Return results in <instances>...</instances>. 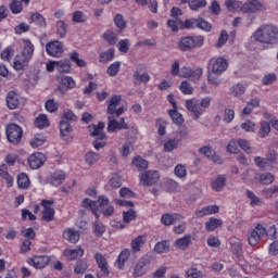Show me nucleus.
<instances>
[{
    "label": "nucleus",
    "mask_w": 278,
    "mask_h": 278,
    "mask_svg": "<svg viewBox=\"0 0 278 278\" xmlns=\"http://www.w3.org/2000/svg\"><path fill=\"white\" fill-rule=\"evenodd\" d=\"M252 38L255 42H261V45H277L278 28L273 25L261 26L254 31Z\"/></svg>",
    "instance_id": "obj_1"
},
{
    "label": "nucleus",
    "mask_w": 278,
    "mask_h": 278,
    "mask_svg": "<svg viewBox=\"0 0 278 278\" xmlns=\"http://www.w3.org/2000/svg\"><path fill=\"white\" fill-rule=\"evenodd\" d=\"M205 42V37L201 35L182 37L178 42L180 51H192V49H201Z\"/></svg>",
    "instance_id": "obj_2"
},
{
    "label": "nucleus",
    "mask_w": 278,
    "mask_h": 278,
    "mask_svg": "<svg viewBox=\"0 0 278 278\" xmlns=\"http://www.w3.org/2000/svg\"><path fill=\"white\" fill-rule=\"evenodd\" d=\"M5 134L11 144H18L23 138V128L16 124H10L5 128Z\"/></svg>",
    "instance_id": "obj_3"
},
{
    "label": "nucleus",
    "mask_w": 278,
    "mask_h": 278,
    "mask_svg": "<svg viewBox=\"0 0 278 278\" xmlns=\"http://www.w3.org/2000/svg\"><path fill=\"white\" fill-rule=\"evenodd\" d=\"M264 233H266V227L262 224H257L254 229H252L248 233V242L250 247H257L260 244L262 238H264Z\"/></svg>",
    "instance_id": "obj_4"
},
{
    "label": "nucleus",
    "mask_w": 278,
    "mask_h": 278,
    "mask_svg": "<svg viewBox=\"0 0 278 278\" xmlns=\"http://www.w3.org/2000/svg\"><path fill=\"white\" fill-rule=\"evenodd\" d=\"M228 66L229 62L225 58L215 56L210 60L211 72L215 73V75H223V73L227 71Z\"/></svg>",
    "instance_id": "obj_5"
},
{
    "label": "nucleus",
    "mask_w": 278,
    "mask_h": 278,
    "mask_svg": "<svg viewBox=\"0 0 278 278\" xmlns=\"http://www.w3.org/2000/svg\"><path fill=\"white\" fill-rule=\"evenodd\" d=\"M121 101H123V97L113 96L109 101L108 114L115 115V116H121L122 114H125L127 109H125V106H119Z\"/></svg>",
    "instance_id": "obj_6"
},
{
    "label": "nucleus",
    "mask_w": 278,
    "mask_h": 278,
    "mask_svg": "<svg viewBox=\"0 0 278 278\" xmlns=\"http://www.w3.org/2000/svg\"><path fill=\"white\" fill-rule=\"evenodd\" d=\"M266 7L260 0H248L241 7V12L243 14H255V12H264Z\"/></svg>",
    "instance_id": "obj_7"
},
{
    "label": "nucleus",
    "mask_w": 278,
    "mask_h": 278,
    "mask_svg": "<svg viewBox=\"0 0 278 278\" xmlns=\"http://www.w3.org/2000/svg\"><path fill=\"white\" fill-rule=\"evenodd\" d=\"M186 108L190 114H192L194 121H199L201 116L205 113L201 105L199 104V99L192 98L186 101Z\"/></svg>",
    "instance_id": "obj_8"
},
{
    "label": "nucleus",
    "mask_w": 278,
    "mask_h": 278,
    "mask_svg": "<svg viewBox=\"0 0 278 278\" xmlns=\"http://www.w3.org/2000/svg\"><path fill=\"white\" fill-rule=\"evenodd\" d=\"M202 75H203V70L201 67L192 70L188 66H182L180 68V74L178 77H181L182 79H191L192 81H197L201 79Z\"/></svg>",
    "instance_id": "obj_9"
},
{
    "label": "nucleus",
    "mask_w": 278,
    "mask_h": 278,
    "mask_svg": "<svg viewBox=\"0 0 278 278\" xmlns=\"http://www.w3.org/2000/svg\"><path fill=\"white\" fill-rule=\"evenodd\" d=\"M31 58H34V56H30V54H27V52H24L22 50L21 53H18L14 58L13 68L15 71H23V70H25L26 66H29V63L31 62Z\"/></svg>",
    "instance_id": "obj_10"
},
{
    "label": "nucleus",
    "mask_w": 278,
    "mask_h": 278,
    "mask_svg": "<svg viewBox=\"0 0 278 278\" xmlns=\"http://www.w3.org/2000/svg\"><path fill=\"white\" fill-rule=\"evenodd\" d=\"M46 51L51 58H62L64 53V45L61 41H50L46 45Z\"/></svg>",
    "instance_id": "obj_11"
},
{
    "label": "nucleus",
    "mask_w": 278,
    "mask_h": 278,
    "mask_svg": "<svg viewBox=\"0 0 278 278\" xmlns=\"http://www.w3.org/2000/svg\"><path fill=\"white\" fill-rule=\"evenodd\" d=\"M142 186H153L160 181V173L157 170H148L139 176Z\"/></svg>",
    "instance_id": "obj_12"
},
{
    "label": "nucleus",
    "mask_w": 278,
    "mask_h": 278,
    "mask_svg": "<svg viewBox=\"0 0 278 278\" xmlns=\"http://www.w3.org/2000/svg\"><path fill=\"white\" fill-rule=\"evenodd\" d=\"M53 201L49 200H42L41 206H42V220H46V223H51L53 218H55V210L53 208Z\"/></svg>",
    "instance_id": "obj_13"
},
{
    "label": "nucleus",
    "mask_w": 278,
    "mask_h": 278,
    "mask_svg": "<svg viewBox=\"0 0 278 278\" xmlns=\"http://www.w3.org/2000/svg\"><path fill=\"white\" fill-rule=\"evenodd\" d=\"M47 162V156L42 152H35L28 156V166L36 170Z\"/></svg>",
    "instance_id": "obj_14"
},
{
    "label": "nucleus",
    "mask_w": 278,
    "mask_h": 278,
    "mask_svg": "<svg viewBox=\"0 0 278 278\" xmlns=\"http://www.w3.org/2000/svg\"><path fill=\"white\" fill-rule=\"evenodd\" d=\"M49 262H51V258L47 255L33 256L27 261L29 266H33L36 269L45 268Z\"/></svg>",
    "instance_id": "obj_15"
},
{
    "label": "nucleus",
    "mask_w": 278,
    "mask_h": 278,
    "mask_svg": "<svg viewBox=\"0 0 278 278\" xmlns=\"http://www.w3.org/2000/svg\"><path fill=\"white\" fill-rule=\"evenodd\" d=\"M94 260L97 262L98 268H100L102 275L110 277V266L108 265V258L102 253L97 252L94 254Z\"/></svg>",
    "instance_id": "obj_16"
},
{
    "label": "nucleus",
    "mask_w": 278,
    "mask_h": 278,
    "mask_svg": "<svg viewBox=\"0 0 278 278\" xmlns=\"http://www.w3.org/2000/svg\"><path fill=\"white\" fill-rule=\"evenodd\" d=\"M77 87V83L71 76H63L60 81L59 90L61 94H66V90H73Z\"/></svg>",
    "instance_id": "obj_17"
},
{
    "label": "nucleus",
    "mask_w": 278,
    "mask_h": 278,
    "mask_svg": "<svg viewBox=\"0 0 278 278\" xmlns=\"http://www.w3.org/2000/svg\"><path fill=\"white\" fill-rule=\"evenodd\" d=\"M64 181H66V174L62 170H55L48 177V184L50 186H61Z\"/></svg>",
    "instance_id": "obj_18"
},
{
    "label": "nucleus",
    "mask_w": 278,
    "mask_h": 278,
    "mask_svg": "<svg viewBox=\"0 0 278 278\" xmlns=\"http://www.w3.org/2000/svg\"><path fill=\"white\" fill-rule=\"evenodd\" d=\"M88 129L89 134L93 136V138H98L99 140L106 139V136L103 134V129H105V123L100 122L98 125H90Z\"/></svg>",
    "instance_id": "obj_19"
},
{
    "label": "nucleus",
    "mask_w": 278,
    "mask_h": 278,
    "mask_svg": "<svg viewBox=\"0 0 278 278\" xmlns=\"http://www.w3.org/2000/svg\"><path fill=\"white\" fill-rule=\"evenodd\" d=\"M225 186H227V177H225V175H218L211 180V188L215 192H223Z\"/></svg>",
    "instance_id": "obj_20"
},
{
    "label": "nucleus",
    "mask_w": 278,
    "mask_h": 278,
    "mask_svg": "<svg viewBox=\"0 0 278 278\" xmlns=\"http://www.w3.org/2000/svg\"><path fill=\"white\" fill-rule=\"evenodd\" d=\"M149 273V264L144 261H139L135 266L132 270V277L134 278H140L144 277Z\"/></svg>",
    "instance_id": "obj_21"
},
{
    "label": "nucleus",
    "mask_w": 278,
    "mask_h": 278,
    "mask_svg": "<svg viewBox=\"0 0 278 278\" xmlns=\"http://www.w3.org/2000/svg\"><path fill=\"white\" fill-rule=\"evenodd\" d=\"M180 3L181 5H186V3H188L190 10L193 12H198V10L207 5L206 0H180Z\"/></svg>",
    "instance_id": "obj_22"
},
{
    "label": "nucleus",
    "mask_w": 278,
    "mask_h": 278,
    "mask_svg": "<svg viewBox=\"0 0 278 278\" xmlns=\"http://www.w3.org/2000/svg\"><path fill=\"white\" fill-rule=\"evenodd\" d=\"M71 131H73V127H71V124L68 122H66L65 119H61V122H60L61 138L63 140H70Z\"/></svg>",
    "instance_id": "obj_23"
},
{
    "label": "nucleus",
    "mask_w": 278,
    "mask_h": 278,
    "mask_svg": "<svg viewBox=\"0 0 278 278\" xmlns=\"http://www.w3.org/2000/svg\"><path fill=\"white\" fill-rule=\"evenodd\" d=\"M63 238L72 244H77L79 242V232L73 228H68L63 232Z\"/></svg>",
    "instance_id": "obj_24"
},
{
    "label": "nucleus",
    "mask_w": 278,
    "mask_h": 278,
    "mask_svg": "<svg viewBox=\"0 0 278 278\" xmlns=\"http://www.w3.org/2000/svg\"><path fill=\"white\" fill-rule=\"evenodd\" d=\"M7 106L9 108V110H16V108H18V93L14 92V91H10L7 94Z\"/></svg>",
    "instance_id": "obj_25"
},
{
    "label": "nucleus",
    "mask_w": 278,
    "mask_h": 278,
    "mask_svg": "<svg viewBox=\"0 0 278 278\" xmlns=\"http://www.w3.org/2000/svg\"><path fill=\"white\" fill-rule=\"evenodd\" d=\"M179 139L170 138L163 143L164 153H173L176 149H179Z\"/></svg>",
    "instance_id": "obj_26"
},
{
    "label": "nucleus",
    "mask_w": 278,
    "mask_h": 278,
    "mask_svg": "<svg viewBox=\"0 0 278 278\" xmlns=\"http://www.w3.org/2000/svg\"><path fill=\"white\" fill-rule=\"evenodd\" d=\"M254 179H257V172L253 168H248L241 174V180L243 184H253Z\"/></svg>",
    "instance_id": "obj_27"
},
{
    "label": "nucleus",
    "mask_w": 278,
    "mask_h": 278,
    "mask_svg": "<svg viewBox=\"0 0 278 278\" xmlns=\"http://www.w3.org/2000/svg\"><path fill=\"white\" fill-rule=\"evenodd\" d=\"M63 255H65L67 260H78V257H84V249L81 248H76L74 250L67 249V250H64Z\"/></svg>",
    "instance_id": "obj_28"
},
{
    "label": "nucleus",
    "mask_w": 278,
    "mask_h": 278,
    "mask_svg": "<svg viewBox=\"0 0 278 278\" xmlns=\"http://www.w3.org/2000/svg\"><path fill=\"white\" fill-rule=\"evenodd\" d=\"M83 207H86L87 210H91L92 214H94V216L97 218H99V205L97 204L96 201H92L88 198H85L81 202Z\"/></svg>",
    "instance_id": "obj_29"
},
{
    "label": "nucleus",
    "mask_w": 278,
    "mask_h": 278,
    "mask_svg": "<svg viewBox=\"0 0 278 278\" xmlns=\"http://www.w3.org/2000/svg\"><path fill=\"white\" fill-rule=\"evenodd\" d=\"M129 255H131V252L128 249H124L117 260H116V267L118 270H123V267L125 266V262L129 260Z\"/></svg>",
    "instance_id": "obj_30"
},
{
    "label": "nucleus",
    "mask_w": 278,
    "mask_h": 278,
    "mask_svg": "<svg viewBox=\"0 0 278 278\" xmlns=\"http://www.w3.org/2000/svg\"><path fill=\"white\" fill-rule=\"evenodd\" d=\"M190 242H192V236L186 235L175 241V247L177 249H181V251H185V249L190 247Z\"/></svg>",
    "instance_id": "obj_31"
},
{
    "label": "nucleus",
    "mask_w": 278,
    "mask_h": 278,
    "mask_svg": "<svg viewBox=\"0 0 278 278\" xmlns=\"http://www.w3.org/2000/svg\"><path fill=\"white\" fill-rule=\"evenodd\" d=\"M21 48H22V51H24L27 55H30L31 58H34L35 47H34V43L31 42V40L22 39Z\"/></svg>",
    "instance_id": "obj_32"
},
{
    "label": "nucleus",
    "mask_w": 278,
    "mask_h": 278,
    "mask_svg": "<svg viewBox=\"0 0 278 278\" xmlns=\"http://www.w3.org/2000/svg\"><path fill=\"white\" fill-rule=\"evenodd\" d=\"M144 242H147V236L144 235L135 238L130 243L131 251H134V253H138V251H140V248L144 244Z\"/></svg>",
    "instance_id": "obj_33"
},
{
    "label": "nucleus",
    "mask_w": 278,
    "mask_h": 278,
    "mask_svg": "<svg viewBox=\"0 0 278 278\" xmlns=\"http://www.w3.org/2000/svg\"><path fill=\"white\" fill-rule=\"evenodd\" d=\"M225 5L229 12H242V2L238 0H226Z\"/></svg>",
    "instance_id": "obj_34"
},
{
    "label": "nucleus",
    "mask_w": 278,
    "mask_h": 278,
    "mask_svg": "<svg viewBox=\"0 0 278 278\" xmlns=\"http://www.w3.org/2000/svg\"><path fill=\"white\" fill-rule=\"evenodd\" d=\"M245 195L250 201L251 207H260V205H262V199H260L253 191L247 190Z\"/></svg>",
    "instance_id": "obj_35"
},
{
    "label": "nucleus",
    "mask_w": 278,
    "mask_h": 278,
    "mask_svg": "<svg viewBox=\"0 0 278 278\" xmlns=\"http://www.w3.org/2000/svg\"><path fill=\"white\" fill-rule=\"evenodd\" d=\"M270 123L266 121L260 122V129H258V136L261 138H268L270 136Z\"/></svg>",
    "instance_id": "obj_36"
},
{
    "label": "nucleus",
    "mask_w": 278,
    "mask_h": 278,
    "mask_svg": "<svg viewBox=\"0 0 278 278\" xmlns=\"http://www.w3.org/2000/svg\"><path fill=\"white\" fill-rule=\"evenodd\" d=\"M30 181H29V176H27V174L22 173L20 175H17V187L21 188L22 190H27V188H29L30 186Z\"/></svg>",
    "instance_id": "obj_37"
},
{
    "label": "nucleus",
    "mask_w": 278,
    "mask_h": 278,
    "mask_svg": "<svg viewBox=\"0 0 278 278\" xmlns=\"http://www.w3.org/2000/svg\"><path fill=\"white\" fill-rule=\"evenodd\" d=\"M177 220H181V215L179 214H165L161 218V223L163 225H173V223H177Z\"/></svg>",
    "instance_id": "obj_38"
},
{
    "label": "nucleus",
    "mask_w": 278,
    "mask_h": 278,
    "mask_svg": "<svg viewBox=\"0 0 278 278\" xmlns=\"http://www.w3.org/2000/svg\"><path fill=\"white\" fill-rule=\"evenodd\" d=\"M223 226V220H220L219 218H210L206 223H205V229L206 231H215V229H218V227Z\"/></svg>",
    "instance_id": "obj_39"
},
{
    "label": "nucleus",
    "mask_w": 278,
    "mask_h": 278,
    "mask_svg": "<svg viewBox=\"0 0 278 278\" xmlns=\"http://www.w3.org/2000/svg\"><path fill=\"white\" fill-rule=\"evenodd\" d=\"M258 106H260V99H256V98L252 99L250 102L247 103V105L242 110L243 116H249L251 112H253V110H255V108H258Z\"/></svg>",
    "instance_id": "obj_40"
},
{
    "label": "nucleus",
    "mask_w": 278,
    "mask_h": 278,
    "mask_svg": "<svg viewBox=\"0 0 278 278\" xmlns=\"http://www.w3.org/2000/svg\"><path fill=\"white\" fill-rule=\"evenodd\" d=\"M0 177L5 179L9 187L14 184V178L8 173V165L5 164L0 165Z\"/></svg>",
    "instance_id": "obj_41"
},
{
    "label": "nucleus",
    "mask_w": 278,
    "mask_h": 278,
    "mask_svg": "<svg viewBox=\"0 0 278 278\" xmlns=\"http://www.w3.org/2000/svg\"><path fill=\"white\" fill-rule=\"evenodd\" d=\"M99 160H101V154H99L97 152H87L85 155V162H86V164H88V166H92V165L97 164V162H99Z\"/></svg>",
    "instance_id": "obj_42"
},
{
    "label": "nucleus",
    "mask_w": 278,
    "mask_h": 278,
    "mask_svg": "<svg viewBox=\"0 0 278 278\" xmlns=\"http://www.w3.org/2000/svg\"><path fill=\"white\" fill-rule=\"evenodd\" d=\"M174 175L178 179H186V177H188V169L186 168V165L177 164L174 168Z\"/></svg>",
    "instance_id": "obj_43"
},
{
    "label": "nucleus",
    "mask_w": 278,
    "mask_h": 278,
    "mask_svg": "<svg viewBox=\"0 0 278 278\" xmlns=\"http://www.w3.org/2000/svg\"><path fill=\"white\" fill-rule=\"evenodd\" d=\"M132 165L138 169V170H147L149 168V162L147 160L140 157V156H135L132 160Z\"/></svg>",
    "instance_id": "obj_44"
},
{
    "label": "nucleus",
    "mask_w": 278,
    "mask_h": 278,
    "mask_svg": "<svg viewBox=\"0 0 278 278\" xmlns=\"http://www.w3.org/2000/svg\"><path fill=\"white\" fill-rule=\"evenodd\" d=\"M254 163L256 164V166L258 168H262L263 170H266L268 168V166H270L273 164V160L264 159L262 156H256L254 159Z\"/></svg>",
    "instance_id": "obj_45"
},
{
    "label": "nucleus",
    "mask_w": 278,
    "mask_h": 278,
    "mask_svg": "<svg viewBox=\"0 0 278 278\" xmlns=\"http://www.w3.org/2000/svg\"><path fill=\"white\" fill-rule=\"evenodd\" d=\"M168 114H169L173 123H175V125H184V115H181V113L177 112V109L169 110Z\"/></svg>",
    "instance_id": "obj_46"
},
{
    "label": "nucleus",
    "mask_w": 278,
    "mask_h": 278,
    "mask_svg": "<svg viewBox=\"0 0 278 278\" xmlns=\"http://www.w3.org/2000/svg\"><path fill=\"white\" fill-rule=\"evenodd\" d=\"M123 129V126L119 125L118 121L112 119V116H109V124L106 130L109 134H114L116 131H121Z\"/></svg>",
    "instance_id": "obj_47"
},
{
    "label": "nucleus",
    "mask_w": 278,
    "mask_h": 278,
    "mask_svg": "<svg viewBox=\"0 0 278 278\" xmlns=\"http://www.w3.org/2000/svg\"><path fill=\"white\" fill-rule=\"evenodd\" d=\"M46 141L47 137L45 135H35L30 140V147H33V149H38V147H42Z\"/></svg>",
    "instance_id": "obj_48"
},
{
    "label": "nucleus",
    "mask_w": 278,
    "mask_h": 278,
    "mask_svg": "<svg viewBox=\"0 0 278 278\" xmlns=\"http://www.w3.org/2000/svg\"><path fill=\"white\" fill-rule=\"evenodd\" d=\"M258 181H261V184L263 186H270V184H273V181H275V175H273L270 173L260 174Z\"/></svg>",
    "instance_id": "obj_49"
},
{
    "label": "nucleus",
    "mask_w": 278,
    "mask_h": 278,
    "mask_svg": "<svg viewBox=\"0 0 278 278\" xmlns=\"http://www.w3.org/2000/svg\"><path fill=\"white\" fill-rule=\"evenodd\" d=\"M49 118L45 114L38 115V117L35 119V126L38 127V129H45V127H49Z\"/></svg>",
    "instance_id": "obj_50"
},
{
    "label": "nucleus",
    "mask_w": 278,
    "mask_h": 278,
    "mask_svg": "<svg viewBox=\"0 0 278 278\" xmlns=\"http://www.w3.org/2000/svg\"><path fill=\"white\" fill-rule=\"evenodd\" d=\"M56 71L59 73H71V62L68 60L56 61Z\"/></svg>",
    "instance_id": "obj_51"
},
{
    "label": "nucleus",
    "mask_w": 278,
    "mask_h": 278,
    "mask_svg": "<svg viewBox=\"0 0 278 278\" xmlns=\"http://www.w3.org/2000/svg\"><path fill=\"white\" fill-rule=\"evenodd\" d=\"M30 21L31 23H35V25H39V27H47V21L40 13H33L30 15Z\"/></svg>",
    "instance_id": "obj_52"
},
{
    "label": "nucleus",
    "mask_w": 278,
    "mask_h": 278,
    "mask_svg": "<svg viewBox=\"0 0 278 278\" xmlns=\"http://www.w3.org/2000/svg\"><path fill=\"white\" fill-rule=\"evenodd\" d=\"M154 251L159 254L168 253L170 251V245L168 244V241H160L155 244Z\"/></svg>",
    "instance_id": "obj_53"
},
{
    "label": "nucleus",
    "mask_w": 278,
    "mask_h": 278,
    "mask_svg": "<svg viewBox=\"0 0 278 278\" xmlns=\"http://www.w3.org/2000/svg\"><path fill=\"white\" fill-rule=\"evenodd\" d=\"M227 151L228 153H240V141L239 139H232L227 144Z\"/></svg>",
    "instance_id": "obj_54"
},
{
    "label": "nucleus",
    "mask_w": 278,
    "mask_h": 278,
    "mask_svg": "<svg viewBox=\"0 0 278 278\" xmlns=\"http://www.w3.org/2000/svg\"><path fill=\"white\" fill-rule=\"evenodd\" d=\"M112 60H114V49L112 48L100 54V62L102 64H108V62H112Z\"/></svg>",
    "instance_id": "obj_55"
},
{
    "label": "nucleus",
    "mask_w": 278,
    "mask_h": 278,
    "mask_svg": "<svg viewBox=\"0 0 278 278\" xmlns=\"http://www.w3.org/2000/svg\"><path fill=\"white\" fill-rule=\"evenodd\" d=\"M229 92L232 94V97H242L244 92H247V88L242 86V84L233 85Z\"/></svg>",
    "instance_id": "obj_56"
},
{
    "label": "nucleus",
    "mask_w": 278,
    "mask_h": 278,
    "mask_svg": "<svg viewBox=\"0 0 278 278\" xmlns=\"http://www.w3.org/2000/svg\"><path fill=\"white\" fill-rule=\"evenodd\" d=\"M241 129L247 131V134H255L256 125L251 119H247L241 124Z\"/></svg>",
    "instance_id": "obj_57"
},
{
    "label": "nucleus",
    "mask_w": 278,
    "mask_h": 278,
    "mask_svg": "<svg viewBox=\"0 0 278 278\" xmlns=\"http://www.w3.org/2000/svg\"><path fill=\"white\" fill-rule=\"evenodd\" d=\"M119 71H121V62L116 61L108 67L106 73L108 75H110V77H116Z\"/></svg>",
    "instance_id": "obj_58"
},
{
    "label": "nucleus",
    "mask_w": 278,
    "mask_h": 278,
    "mask_svg": "<svg viewBox=\"0 0 278 278\" xmlns=\"http://www.w3.org/2000/svg\"><path fill=\"white\" fill-rule=\"evenodd\" d=\"M179 90L182 92V94H192L194 92V88L188 80L181 81Z\"/></svg>",
    "instance_id": "obj_59"
},
{
    "label": "nucleus",
    "mask_w": 278,
    "mask_h": 278,
    "mask_svg": "<svg viewBox=\"0 0 278 278\" xmlns=\"http://www.w3.org/2000/svg\"><path fill=\"white\" fill-rule=\"evenodd\" d=\"M88 270V262L78 261L75 265L74 271L76 275H84Z\"/></svg>",
    "instance_id": "obj_60"
},
{
    "label": "nucleus",
    "mask_w": 278,
    "mask_h": 278,
    "mask_svg": "<svg viewBox=\"0 0 278 278\" xmlns=\"http://www.w3.org/2000/svg\"><path fill=\"white\" fill-rule=\"evenodd\" d=\"M235 118H236V111H233L232 109H225L224 116H223L224 123H227V124L232 123Z\"/></svg>",
    "instance_id": "obj_61"
},
{
    "label": "nucleus",
    "mask_w": 278,
    "mask_h": 278,
    "mask_svg": "<svg viewBox=\"0 0 278 278\" xmlns=\"http://www.w3.org/2000/svg\"><path fill=\"white\" fill-rule=\"evenodd\" d=\"M103 38L109 45H116V41L118 40V36H116V34L111 30L104 33Z\"/></svg>",
    "instance_id": "obj_62"
},
{
    "label": "nucleus",
    "mask_w": 278,
    "mask_h": 278,
    "mask_svg": "<svg viewBox=\"0 0 278 278\" xmlns=\"http://www.w3.org/2000/svg\"><path fill=\"white\" fill-rule=\"evenodd\" d=\"M187 278H203V271L199 270L197 267H190L186 271Z\"/></svg>",
    "instance_id": "obj_63"
},
{
    "label": "nucleus",
    "mask_w": 278,
    "mask_h": 278,
    "mask_svg": "<svg viewBox=\"0 0 278 278\" xmlns=\"http://www.w3.org/2000/svg\"><path fill=\"white\" fill-rule=\"evenodd\" d=\"M12 14H21L23 12V3L21 1L13 0L10 4Z\"/></svg>",
    "instance_id": "obj_64"
}]
</instances>
